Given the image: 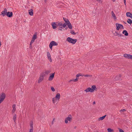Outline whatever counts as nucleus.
<instances>
[{
	"mask_svg": "<svg viewBox=\"0 0 132 132\" xmlns=\"http://www.w3.org/2000/svg\"><path fill=\"white\" fill-rule=\"evenodd\" d=\"M62 25V23L60 22H53L52 23V28L53 29H55L57 28L58 26H60Z\"/></svg>",
	"mask_w": 132,
	"mask_h": 132,
	"instance_id": "nucleus-1",
	"label": "nucleus"
},
{
	"mask_svg": "<svg viewBox=\"0 0 132 132\" xmlns=\"http://www.w3.org/2000/svg\"><path fill=\"white\" fill-rule=\"evenodd\" d=\"M66 41L69 43L73 44H75L77 41V39H74L70 37H68L66 39Z\"/></svg>",
	"mask_w": 132,
	"mask_h": 132,
	"instance_id": "nucleus-2",
	"label": "nucleus"
},
{
	"mask_svg": "<svg viewBox=\"0 0 132 132\" xmlns=\"http://www.w3.org/2000/svg\"><path fill=\"white\" fill-rule=\"evenodd\" d=\"M72 119V117L71 115L69 114L68 116V117H67L65 118V123H67L68 122V121H70Z\"/></svg>",
	"mask_w": 132,
	"mask_h": 132,
	"instance_id": "nucleus-3",
	"label": "nucleus"
},
{
	"mask_svg": "<svg viewBox=\"0 0 132 132\" xmlns=\"http://www.w3.org/2000/svg\"><path fill=\"white\" fill-rule=\"evenodd\" d=\"M58 44L54 41H52L51 42L49 45L50 48L52 49V46H57Z\"/></svg>",
	"mask_w": 132,
	"mask_h": 132,
	"instance_id": "nucleus-4",
	"label": "nucleus"
},
{
	"mask_svg": "<svg viewBox=\"0 0 132 132\" xmlns=\"http://www.w3.org/2000/svg\"><path fill=\"white\" fill-rule=\"evenodd\" d=\"M116 29L118 30L121 28L124 29L123 26L122 24L117 23H116Z\"/></svg>",
	"mask_w": 132,
	"mask_h": 132,
	"instance_id": "nucleus-5",
	"label": "nucleus"
},
{
	"mask_svg": "<svg viewBox=\"0 0 132 132\" xmlns=\"http://www.w3.org/2000/svg\"><path fill=\"white\" fill-rule=\"evenodd\" d=\"M60 94L59 93L57 94L56 95L55 97V102H57V103L60 98Z\"/></svg>",
	"mask_w": 132,
	"mask_h": 132,
	"instance_id": "nucleus-6",
	"label": "nucleus"
},
{
	"mask_svg": "<svg viewBox=\"0 0 132 132\" xmlns=\"http://www.w3.org/2000/svg\"><path fill=\"white\" fill-rule=\"evenodd\" d=\"M112 33L113 34L114 36H118L121 37L122 36V34H119L118 32L115 31H113Z\"/></svg>",
	"mask_w": 132,
	"mask_h": 132,
	"instance_id": "nucleus-7",
	"label": "nucleus"
},
{
	"mask_svg": "<svg viewBox=\"0 0 132 132\" xmlns=\"http://www.w3.org/2000/svg\"><path fill=\"white\" fill-rule=\"evenodd\" d=\"M55 74V72L53 73L52 74H50V76L48 78V80L49 81H51L54 78V75Z\"/></svg>",
	"mask_w": 132,
	"mask_h": 132,
	"instance_id": "nucleus-8",
	"label": "nucleus"
},
{
	"mask_svg": "<svg viewBox=\"0 0 132 132\" xmlns=\"http://www.w3.org/2000/svg\"><path fill=\"white\" fill-rule=\"evenodd\" d=\"M13 13L12 12H10L9 11L7 12L6 15L8 17L11 18L13 16Z\"/></svg>",
	"mask_w": 132,
	"mask_h": 132,
	"instance_id": "nucleus-9",
	"label": "nucleus"
},
{
	"mask_svg": "<svg viewBox=\"0 0 132 132\" xmlns=\"http://www.w3.org/2000/svg\"><path fill=\"white\" fill-rule=\"evenodd\" d=\"M7 10L6 8L4 9L3 11L1 12V15H2L3 16H4L5 15H6Z\"/></svg>",
	"mask_w": 132,
	"mask_h": 132,
	"instance_id": "nucleus-10",
	"label": "nucleus"
},
{
	"mask_svg": "<svg viewBox=\"0 0 132 132\" xmlns=\"http://www.w3.org/2000/svg\"><path fill=\"white\" fill-rule=\"evenodd\" d=\"M29 14L31 16H32L33 15L34 12L33 10L32 9H30L28 10Z\"/></svg>",
	"mask_w": 132,
	"mask_h": 132,
	"instance_id": "nucleus-11",
	"label": "nucleus"
},
{
	"mask_svg": "<svg viewBox=\"0 0 132 132\" xmlns=\"http://www.w3.org/2000/svg\"><path fill=\"white\" fill-rule=\"evenodd\" d=\"M67 25L70 29H72V26L69 21H68V22L67 23Z\"/></svg>",
	"mask_w": 132,
	"mask_h": 132,
	"instance_id": "nucleus-12",
	"label": "nucleus"
},
{
	"mask_svg": "<svg viewBox=\"0 0 132 132\" xmlns=\"http://www.w3.org/2000/svg\"><path fill=\"white\" fill-rule=\"evenodd\" d=\"M111 13L112 17L113 19H114L115 20L117 19V18L115 14L114 13L113 11H111Z\"/></svg>",
	"mask_w": 132,
	"mask_h": 132,
	"instance_id": "nucleus-13",
	"label": "nucleus"
},
{
	"mask_svg": "<svg viewBox=\"0 0 132 132\" xmlns=\"http://www.w3.org/2000/svg\"><path fill=\"white\" fill-rule=\"evenodd\" d=\"M44 79V77L43 76H40L39 80L38 81V83H40Z\"/></svg>",
	"mask_w": 132,
	"mask_h": 132,
	"instance_id": "nucleus-14",
	"label": "nucleus"
},
{
	"mask_svg": "<svg viewBox=\"0 0 132 132\" xmlns=\"http://www.w3.org/2000/svg\"><path fill=\"white\" fill-rule=\"evenodd\" d=\"M84 91L87 93L88 92H92V91L91 89V88L90 87L86 89Z\"/></svg>",
	"mask_w": 132,
	"mask_h": 132,
	"instance_id": "nucleus-15",
	"label": "nucleus"
},
{
	"mask_svg": "<svg viewBox=\"0 0 132 132\" xmlns=\"http://www.w3.org/2000/svg\"><path fill=\"white\" fill-rule=\"evenodd\" d=\"M122 33L123 34H124L126 36H127L128 35V33L127 31L125 30H123Z\"/></svg>",
	"mask_w": 132,
	"mask_h": 132,
	"instance_id": "nucleus-16",
	"label": "nucleus"
},
{
	"mask_svg": "<svg viewBox=\"0 0 132 132\" xmlns=\"http://www.w3.org/2000/svg\"><path fill=\"white\" fill-rule=\"evenodd\" d=\"M130 54H125L123 55V56L125 58L129 59V57H130Z\"/></svg>",
	"mask_w": 132,
	"mask_h": 132,
	"instance_id": "nucleus-17",
	"label": "nucleus"
},
{
	"mask_svg": "<svg viewBox=\"0 0 132 132\" xmlns=\"http://www.w3.org/2000/svg\"><path fill=\"white\" fill-rule=\"evenodd\" d=\"M91 88L92 92H93L94 90H95V89H96V86L95 85H93L92 86Z\"/></svg>",
	"mask_w": 132,
	"mask_h": 132,
	"instance_id": "nucleus-18",
	"label": "nucleus"
},
{
	"mask_svg": "<svg viewBox=\"0 0 132 132\" xmlns=\"http://www.w3.org/2000/svg\"><path fill=\"white\" fill-rule=\"evenodd\" d=\"M16 105L15 104H14L12 106L13 110H12V112L13 113H14L16 110L15 108Z\"/></svg>",
	"mask_w": 132,
	"mask_h": 132,
	"instance_id": "nucleus-19",
	"label": "nucleus"
},
{
	"mask_svg": "<svg viewBox=\"0 0 132 132\" xmlns=\"http://www.w3.org/2000/svg\"><path fill=\"white\" fill-rule=\"evenodd\" d=\"M30 129H33V122L32 121H30Z\"/></svg>",
	"mask_w": 132,
	"mask_h": 132,
	"instance_id": "nucleus-20",
	"label": "nucleus"
},
{
	"mask_svg": "<svg viewBox=\"0 0 132 132\" xmlns=\"http://www.w3.org/2000/svg\"><path fill=\"white\" fill-rule=\"evenodd\" d=\"M106 116V115H105L102 117H100L99 118V120H102L105 118V117Z\"/></svg>",
	"mask_w": 132,
	"mask_h": 132,
	"instance_id": "nucleus-21",
	"label": "nucleus"
},
{
	"mask_svg": "<svg viewBox=\"0 0 132 132\" xmlns=\"http://www.w3.org/2000/svg\"><path fill=\"white\" fill-rule=\"evenodd\" d=\"M127 22L129 24H131L132 23V20L131 19H128Z\"/></svg>",
	"mask_w": 132,
	"mask_h": 132,
	"instance_id": "nucleus-22",
	"label": "nucleus"
},
{
	"mask_svg": "<svg viewBox=\"0 0 132 132\" xmlns=\"http://www.w3.org/2000/svg\"><path fill=\"white\" fill-rule=\"evenodd\" d=\"M108 132H114V130L111 128H108L107 129Z\"/></svg>",
	"mask_w": 132,
	"mask_h": 132,
	"instance_id": "nucleus-23",
	"label": "nucleus"
},
{
	"mask_svg": "<svg viewBox=\"0 0 132 132\" xmlns=\"http://www.w3.org/2000/svg\"><path fill=\"white\" fill-rule=\"evenodd\" d=\"M13 119L14 120V121L15 122V121L16 120V114H14L13 117Z\"/></svg>",
	"mask_w": 132,
	"mask_h": 132,
	"instance_id": "nucleus-24",
	"label": "nucleus"
},
{
	"mask_svg": "<svg viewBox=\"0 0 132 132\" xmlns=\"http://www.w3.org/2000/svg\"><path fill=\"white\" fill-rule=\"evenodd\" d=\"M37 38V36L35 34L33 35V36L32 38V39L35 40Z\"/></svg>",
	"mask_w": 132,
	"mask_h": 132,
	"instance_id": "nucleus-25",
	"label": "nucleus"
},
{
	"mask_svg": "<svg viewBox=\"0 0 132 132\" xmlns=\"http://www.w3.org/2000/svg\"><path fill=\"white\" fill-rule=\"evenodd\" d=\"M63 19L64 21H65V22L66 23H67L68 22V21H69L68 19H66L65 18H63Z\"/></svg>",
	"mask_w": 132,
	"mask_h": 132,
	"instance_id": "nucleus-26",
	"label": "nucleus"
},
{
	"mask_svg": "<svg viewBox=\"0 0 132 132\" xmlns=\"http://www.w3.org/2000/svg\"><path fill=\"white\" fill-rule=\"evenodd\" d=\"M80 76H81L80 73H78L76 75V78L78 80L79 79L78 77Z\"/></svg>",
	"mask_w": 132,
	"mask_h": 132,
	"instance_id": "nucleus-27",
	"label": "nucleus"
},
{
	"mask_svg": "<svg viewBox=\"0 0 132 132\" xmlns=\"http://www.w3.org/2000/svg\"><path fill=\"white\" fill-rule=\"evenodd\" d=\"M51 72V71L50 70H46L45 72V73L47 75H48L49 73Z\"/></svg>",
	"mask_w": 132,
	"mask_h": 132,
	"instance_id": "nucleus-28",
	"label": "nucleus"
},
{
	"mask_svg": "<svg viewBox=\"0 0 132 132\" xmlns=\"http://www.w3.org/2000/svg\"><path fill=\"white\" fill-rule=\"evenodd\" d=\"M67 25V23H64V24H62V25L61 26L62 27H63V28L65 27Z\"/></svg>",
	"mask_w": 132,
	"mask_h": 132,
	"instance_id": "nucleus-29",
	"label": "nucleus"
},
{
	"mask_svg": "<svg viewBox=\"0 0 132 132\" xmlns=\"http://www.w3.org/2000/svg\"><path fill=\"white\" fill-rule=\"evenodd\" d=\"M78 80L77 78H76L75 79H74V80H70L69 82H70L71 81H73L74 82H76Z\"/></svg>",
	"mask_w": 132,
	"mask_h": 132,
	"instance_id": "nucleus-30",
	"label": "nucleus"
},
{
	"mask_svg": "<svg viewBox=\"0 0 132 132\" xmlns=\"http://www.w3.org/2000/svg\"><path fill=\"white\" fill-rule=\"evenodd\" d=\"M70 33L73 35H75L76 34L75 32L73 30H71Z\"/></svg>",
	"mask_w": 132,
	"mask_h": 132,
	"instance_id": "nucleus-31",
	"label": "nucleus"
},
{
	"mask_svg": "<svg viewBox=\"0 0 132 132\" xmlns=\"http://www.w3.org/2000/svg\"><path fill=\"white\" fill-rule=\"evenodd\" d=\"M51 89L52 91L54 92L55 91V89L52 86L51 87Z\"/></svg>",
	"mask_w": 132,
	"mask_h": 132,
	"instance_id": "nucleus-32",
	"label": "nucleus"
},
{
	"mask_svg": "<svg viewBox=\"0 0 132 132\" xmlns=\"http://www.w3.org/2000/svg\"><path fill=\"white\" fill-rule=\"evenodd\" d=\"M55 97H54L52 99V102L53 103H55L56 102H55Z\"/></svg>",
	"mask_w": 132,
	"mask_h": 132,
	"instance_id": "nucleus-33",
	"label": "nucleus"
},
{
	"mask_svg": "<svg viewBox=\"0 0 132 132\" xmlns=\"http://www.w3.org/2000/svg\"><path fill=\"white\" fill-rule=\"evenodd\" d=\"M47 56L48 57H51V55H50V54L49 52H47Z\"/></svg>",
	"mask_w": 132,
	"mask_h": 132,
	"instance_id": "nucleus-34",
	"label": "nucleus"
},
{
	"mask_svg": "<svg viewBox=\"0 0 132 132\" xmlns=\"http://www.w3.org/2000/svg\"><path fill=\"white\" fill-rule=\"evenodd\" d=\"M46 73H45V72L43 73L42 74L40 75L41 76H43V77L46 76Z\"/></svg>",
	"mask_w": 132,
	"mask_h": 132,
	"instance_id": "nucleus-35",
	"label": "nucleus"
},
{
	"mask_svg": "<svg viewBox=\"0 0 132 132\" xmlns=\"http://www.w3.org/2000/svg\"><path fill=\"white\" fill-rule=\"evenodd\" d=\"M59 30H60L61 31H62L63 30L62 28H63L62 27H59Z\"/></svg>",
	"mask_w": 132,
	"mask_h": 132,
	"instance_id": "nucleus-36",
	"label": "nucleus"
},
{
	"mask_svg": "<svg viewBox=\"0 0 132 132\" xmlns=\"http://www.w3.org/2000/svg\"><path fill=\"white\" fill-rule=\"evenodd\" d=\"M84 76L85 77H92V75H84Z\"/></svg>",
	"mask_w": 132,
	"mask_h": 132,
	"instance_id": "nucleus-37",
	"label": "nucleus"
},
{
	"mask_svg": "<svg viewBox=\"0 0 132 132\" xmlns=\"http://www.w3.org/2000/svg\"><path fill=\"white\" fill-rule=\"evenodd\" d=\"M126 111V110L125 109H122V110H120V112H123L125 111Z\"/></svg>",
	"mask_w": 132,
	"mask_h": 132,
	"instance_id": "nucleus-38",
	"label": "nucleus"
},
{
	"mask_svg": "<svg viewBox=\"0 0 132 132\" xmlns=\"http://www.w3.org/2000/svg\"><path fill=\"white\" fill-rule=\"evenodd\" d=\"M118 129L119 130V132H124V131L122 129L119 128Z\"/></svg>",
	"mask_w": 132,
	"mask_h": 132,
	"instance_id": "nucleus-39",
	"label": "nucleus"
},
{
	"mask_svg": "<svg viewBox=\"0 0 132 132\" xmlns=\"http://www.w3.org/2000/svg\"><path fill=\"white\" fill-rule=\"evenodd\" d=\"M34 41H35V40L32 39V40H31V41L30 42V43L32 44L34 42Z\"/></svg>",
	"mask_w": 132,
	"mask_h": 132,
	"instance_id": "nucleus-40",
	"label": "nucleus"
},
{
	"mask_svg": "<svg viewBox=\"0 0 132 132\" xmlns=\"http://www.w3.org/2000/svg\"><path fill=\"white\" fill-rule=\"evenodd\" d=\"M48 59L50 60V61L51 62L52 61V59H51V57H48Z\"/></svg>",
	"mask_w": 132,
	"mask_h": 132,
	"instance_id": "nucleus-41",
	"label": "nucleus"
},
{
	"mask_svg": "<svg viewBox=\"0 0 132 132\" xmlns=\"http://www.w3.org/2000/svg\"><path fill=\"white\" fill-rule=\"evenodd\" d=\"M30 49H32V47L31 44L30 43Z\"/></svg>",
	"mask_w": 132,
	"mask_h": 132,
	"instance_id": "nucleus-42",
	"label": "nucleus"
},
{
	"mask_svg": "<svg viewBox=\"0 0 132 132\" xmlns=\"http://www.w3.org/2000/svg\"><path fill=\"white\" fill-rule=\"evenodd\" d=\"M129 56V59H130L132 60V55L130 54Z\"/></svg>",
	"mask_w": 132,
	"mask_h": 132,
	"instance_id": "nucleus-43",
	"label": "nucleus"
},
{
	"mask_svg": "<svg viewBox=\"0 0 132 132\" xmlns=\"http://www.w3.org/2000/svg\"><path fill=\"white\" fill-rule=\"evenodd\" d=\"M121 77V75L120 74H119V75H118V78H119L118 79H119V80H120V79H119V78H120V77Z\"/></svg>",
	"mask_w": 132,
	"mask_h": 132,
	"instance_id": "nucleus-44",
	"label": "nucleus"
},
{
	"mask_svg": "<svg viewBox=\"0 0 132 132\" xmlns=\"http://www.w3.org/2000/svg\"><path fill=\"white\" fill-rule=\"evenodd\" d=\"M33 129H30L29 130V132H32L33 131Z\"/></svg>",
	"mask_w": 132,
	"mask_h": 132,
	"instance_id": "nucleus-45",
	"label": "nucleus"
},
{
	"mask_svg": "<svg viewBox=\"0 0 132 132\" xmlns=\"http://www.w3.org/2000/svg\"><path fill=\"white\" fill-rule=\"evenodd\" d=\"M124 2V3L125 5H126V0H123Z\"/></svg>",
	"mask_w": 132,
	"mask_h": 132,
	"instance_id": "nucleus-46",
	"label": "nucleus"
},
{
	"mask_svg": "<svg viewBox=\"0 0 132 132\" xmlns=\"http://www.w3.org/2000/svg\"><path fill=\"white\" fill-rule=\"evenodd\" d=\"M54 120H55V118L53 119V121L52 122V124H53V122H54Z\"/></svg>",
	"mask_w": 132,
	"mask_h": 132,
	"instance_id": "nucleus-47",
	"label": "nucleus"
},
{
	"mask_svg": "<svg viewBox=\"0 0 132 132\" xmlns=\"http://www.w3.org/2000/svg\"><path fill=\"white\" fill-rule=\"evenodd\" d=\"M81 75L80 76H84V75H82V74H81Z\"/></svg>",
	"mask_w": 132,
	"mask_h": 132,
	"instance_id": "nucleus-48",
	"label": "nucleus"
},
{
	"mask_svg": "<svg viewBox=\"0 0 132 132\" xmlns=\"http://www.w3.org/2000/svg\"><path fill=\"white\" fill-rule=\"evenodd\" d=\"M96 103L95 102V101H94L93 103V105L95 104Z\"/></svg>",
	"mask_w": 132,
	"mask_h": 132,
	"instance_id": "nucleus-49",
	"label": "nucleus"
},
{
	"mask_svg": "<svg viewBox=\"0 0 132 132\" xmlns=\"http://www.w3.org/2000/svg\"><path fill=\"white\" fill-rule=\"evenodd\" d=\"M96 1H99L100 2L101 1L100 0H96Z\"/></svg>",
	"mask_w": 132,
	"mask_h": 132,
	"instance_id": "nucleus-50",
	"label": "nucleus"
},
{
	"mask_svg": "<svg viewBox=\"0 0 132 132\" xmlns=\"http://www.w3.org/2000/svg\"><path fill=\"white\" fill-rule=\"evenodd\" d=\"M68 28V27H67L65 28V30H67Z\"/></svg>",
	"mask_w": 132,
	"mask_h": 132,
	"instance_id": "nucleus-51",
	"label": "nucleus"
},
{
	"mask_svg": "<svg viewBox=\"0 0 132 132\" xmlns=\"http://www.w3.org/2000/svg\"><path fill=\"white\" fill-rule=\"evenodd\" d=\"M47 0H45V2H46L47 1Z\"/></svg>",
	"mask_w": 132,
	"mask_h": 132,
	"instance_id": "nucleus-52",
	"label": "nucleus"
},
{
	"mask_svg": "<svg viewBox=\"0 0 132 132\" xmlns=\"http://www.w3.org/2000/svg\"><path fill=\"white\" fill-rule=\"evenodd\" d=\"M115 0H112L113 2H114L115 1Z\"/></svg>",
	"mask_w": 132,
	"mask_h": 132,
	"instance_id": "nucleus-53",
	"label": "nucleus"
},
{
	"mask_svg": "<svg viewBox=\"0 0 132 132\" xmlns=\"http://www.w3.org/2000/svg\"><path fill=\"white\" fill-rule=\"evenodd\" d=\"M128 14V15H130L129 14Z\"/></svg>",
	"mask_w": 132,
	"mask_h": 132,
	"instance_id": "nucleus-54",
	"label": "nucleus"
},
{
	"mask_svg": "<svg viewBox=\"0 0 132 132\" xmlns=\"http://www.w3.org/2000/svg\"><path fill=\"white\" fill-rule=\"evenodd\" d=\"M76 127H75V128H76Z\"/></svg>",
	"mask_w": 132,
	"mask_h": 132,
	"instance_id": "nucleus-55",
	"label": "nucleus"
},
{
	"mask_svg": "<svg viewBox=\"0 0 132 132\" xmlns=\"http://www.w3.org/2000/svg\"><path fill=\"white\" fill-rule=\"evenodd\" d=\"M96 132H98V131H97Z\"/></svg>",
	"mask_w": 132,
	"mask_h": 132,
	"instance_id": "nucleus-56",
	"label": "nucleus"
}]
</instances>
